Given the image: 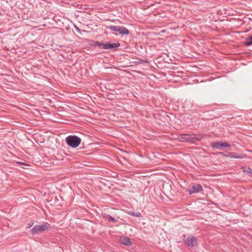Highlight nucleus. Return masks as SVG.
<instances>
[{"instance_id": "f257e3e1", "label": "nucleus", "mask_w": 252, "mask_h": 252, "mask_svg": "<svg viewBox=\"0 0 252 252\" xmlns=\"http://www.w3.org/2000/svg\"><path fill=\"white\" fill-rule=\"evenodd\" d=\"M65 141L68 146L75 148L80 144L81 139L76 135H69L66 138Z\"/></svg>"}, {"instance_id": "f03ea898", "label": "nucleus", "mask_w": 252, "mask_h": 252, "mask_svg": "<svg viewBox=\"0 0 252 252\" xmlns=\"http://www.w3.org/2000/svg\"><path fill=\"white\" fill-rule=\"evenodd\" d=\"M50 228V225L48 223L36 225L32 228L31 233L32 235L38 234L48 230Z\"/></svg>"}, {"instance_id": "7ed1b4c3", "label": "nucleus", "mask_w": 252, "mask_h": 252, "mask_svg": "<svg viewBox=\"0 0 252 252\" xmlns=\"http://www.w3.org/2000/svg\"><path fill=\"white\" fill-rule=\"evenodd\" d=\"M108 28L112 31L118 32L119 34L128 35L129 33V31L125 27L111 25Z\"/></svg>"}, {"instance_id": "20e7f679", "label": "nucleus", "mask_w": 252, "mask_h": 252, "mask_svg": "<svg viewBox=\"0 0 252 252\" xmlns=\"http://www.w3.org/2000/svg\"><path fill=\"white\" fill-rule=\"evenodd\" d=\"M184 241L185 244L189 247H193L197 245V241L196 238L193 236H189L187 238L184 236Z\"/></svg>"}, {"instance_id": "39448f33", "label": "nucleus", "mask_w": 252, "mask_h": 252, "mask_svg": "<svg viewBox=\"0 0 252 252\" xmlns=\"http://www.w3.org/2000/svg\"><path fill=\"white\" fill-rule=\"evenodd\" d=\"M211 146L213 148L220 149V148H230V145L227 144L226 142H222L221 141L220 142H215L211 144Z\"/></svg>"}, {"instance_id": "423d86ee", "label": "nucleus", "mask_w": 252, "mask_h": 252, "mask_svg": "<svg viewBox=\"0 0 252 252\" xmlns=\"http://www.w3.org/2000/svg\"><path fill=\"white\" fill-rule=\"evenodd\" d=\"M202 190V187L200 184L193 185L190 188L187 189V191L190 194L198 193Z\"/></svg>"}, {"instance_id": "0eeeda50", "label": "nucleus", "mask_w": 252, "mask_h": 252, "mask_svg": "<svg viewBox=\"0 0 252 252\" xmlns=\"http://www.w3.org/2000/svg\"><path fill=\"white\" fill-rule=\"evenodd\" d=\"M203 136L201 135L189 134L188 136V142L195 143L197 141H200Z\"/></svg>"}, {"instance_id": "6e6552de", "label": "nucleus", "mask_w": 252, "mask_h": 252, "mask_svg": "<svg viewBox=\"0 0 252 252\" xmlns=\"http://www.w3.org/2000/svg\"><path fill=\"white\" fill-rule=\"evenodd\" d=\"M94 42V46H98L101 49L108 50V42H101L99 41H95Z\"/></svg>"}, {"instance_id": "1a4fd4ad", "label": "nucleus", "mask_w": 252, "mask_h": 252, "mask_svg": "<svg viewBox=\"0 0 252 252\" xmlns=\"http://www.w3.org/2000/svg\"><path fill=\"white\" fill-rule=\"evenodd\" d=\"M120 241L121 243L125 246H130L132 245V243L127 237H122Z\"/></svg>"}, {"instance_id": "9d476101", "label": "nucleus", "mask_w": 252, "mask_h": 252, "mask_svg": "<svg viewBox=\"0 0 252 252\" xmlns=\"http://www.w3.org/2000/svg\"><path fill=\"white\" fill-rule=\"evenodd\" d=\"M120 46V44L119 42L114 43H110L108 44V50H114L117 48L119 47Z\"/></svg>"}, {"instance_id": "9b49d317", "label": "nucleus", "mask_w": 252, "mask_h": 252, "mask_svg": "<svg viewBox=\"0 0 252 252\" xmlns=\"http://www.w3.org/2000/svg\"><path fill=\"white\" fill-rule=\"evenodd\" d=\"M226 156L230 158H243V156H240L238 155L235 154L234 153H230L229 155H228Z\"/></svg>"}, {"instance_id": "f8f14e48", "label": "nucleus", "mask_w": 252, "mask_h": 252, "mask_svg": "<svg viewBox=\"0 0 252 252\" xmlns=\"http://www.w3.org/2000/svg\"><path fill=\"white\" fill-rule=\"evenodd\" d=\"M245 44L248 46L252 45V34L246 39Z\"/></svg>"}, {"instance_id": "ddd939ff", "label": "nucleus", "mask_w": 252, "mask_h": 252, "mask_svg": "<svg viewBox=\"0 0 252 252\" xmlns=\"http://www.w3.org/2000/svg\"><path fill=\"white\" fill-rule=\"evenodd\" d=\"M106 219L108 221H113L114 222H116L118 221V220L112 217V216H111L110 215H108L106 216Z\"/></svg>"}, {"instance_id": "4468645a", "label": "nucleus", "mask_w": 252, "mask_h": 252, "mask_svg": "<svg viewBox=\"0 0 252 252\" xmlns=\"http://www.w3.org/2000/svg\"><path fill=\"white\" fill-rule=\"evenodd\" d=\"M129 214L131 216H132L133 217H138V218L142 217L141 214L139 212H137V213L132 212V213H130Z\"/></svg>"}, {"instance_id": "2eb2a0df", "label": "nucleus", "mask_w": 252, "mask_h": 252, "mask_svg": "<svg viewBox=\"0 0 252 252\" xmlns=\"http://www.w3.org/2000/svg\"><path fill=\"white\" fill-rule=\"evenodd\" d=\"M189 134H185L182 135V137L181 138L182 141H188V136Z\"/></svg>"}, {"instance_id": "dca6fc26", "label": "nucleus", "mask_w": 252, "mask_h": 252, "mask_svg": "<svg viewBox=\"0 0 252 252\" xmlns=\"http://www.w3.org/2000/svg\"><path fill=\"white\" fill-rule=\"evenodd\" d=\"M243 171L244 172L252 174V169L250 168H248L246 170Z\"/></svg>"}, {"instance_id": "f3484780", "label": "nucleus", "mask_w": 252, "mask_h": 252, "mask_svg": "<svg viewBox=\"0 0 252 252\" xmlns=\"http://www.w3.org/2000/svg\"><path fill=\"white\" fill-rule=\"evenodd\" d=\"M17 163L18 164H22V165H24L28 166H30V164H29L28 163H25V162H17Z\"/></svg>"}, {"instance_id": "a211bd4d", "label": "nucleus", "mask_w": 252, "mask_h": 252, "mask_svg": "<svg viewBox=\"0 0 252 252\" xmlns=\"http://www.w3.org/2000/svg\"><path fill=\"white\" fill-rule=\"evenodd\" d=\"M33 224V222H31L30 223L28 224V225L27 226V228L31 227L32 226Z\"/></svg>"}, {"instance_id": "6ab92c4d", "label": "nucleus", "mask_w": 252, "mask_h": 252, "mask_svg": "<svg viewBox=\"0 0 252 252\" xmlns=\"http://www.w3.org/2000/svg\"><path fill=\"white\" fill-rule=\"evenodd\" d=\"M76 27V30H77V31H80V30L79 29V28H77V27Z\"/></svg>"}]
</instances>
